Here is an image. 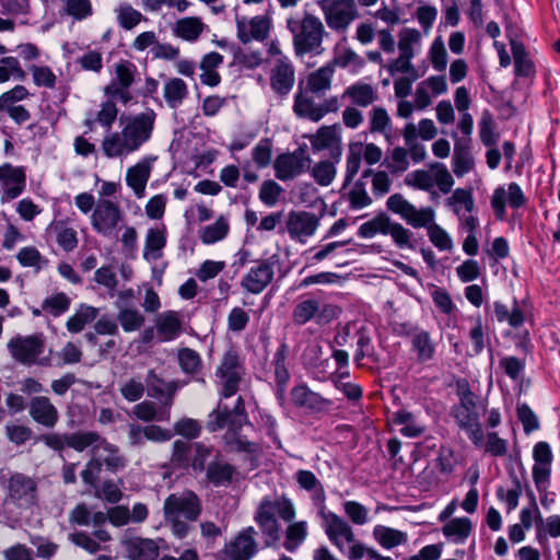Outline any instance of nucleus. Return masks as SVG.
<instances>
[{"mask_svg": "<svg viewBox=\"0 0 560 560\" xmlns=\"http://www.w3.org/2000/svg\"><path fill=\"white\" fill-rule=\"evenodd\" d=\"M386 206L389 211L399 215L408 225L415 229H427L430 242L440 252H451L453 240L445 229L435 223V211L431 207L416 208L400 194L392 195Z\"/></svg>", "mask_w": 560, "mask_h": 560, "instance_id": "7ed1b4c3", "label": "nucleus"}, {"mask_svg": "<svg viewBox=\"0 0 560 560\" xmlns=\"http://www.w3.org/2000/svg\"><path fill=\"white\" fill-rule=\"evenodd\" d=\"M33 82L38 88L55 89L57 75L52 69L45 65H32L28 67Z\"/></svg>", "mask_w": 560, "mask_h": 560, "instance_id": "052dcab7", "label": "nucleus"}, {"mask_svg": "<svg viewBox=\"0 0 560 560\" xmlns=\"http://www.w3.org/2000/svg\"><path fill=\"white\" fill-rule=\"evenodd\" d=\"M28 412L32 419L45 428H54L58 420L59 413L57 408L48 397L36 396L31 399Z\"/></svg>", "mask_w": 560, "mask_h": 560, "instance_id": "393cba45", "label": "nucleus"}, {"mask_svg": "<svg viewBox=\"0 0 560 560\" xmlns=\"http://www.w3.org/2000/svg\"><path fill=\"white\" fill-rule=\"evenodd\" d=\"M446 206L456 217L465 213H472L475 210V199L470 189L456 188L446 199Z\"/></svg>", "mask_w": 560, "mask_h": 560, "instance_id": "a19ab883", "label": "nucleus"}, {"mask_svg": "<svg viewBox=\"0 0 560 560\" xmlns=\"http://www.w3.org/2000/svg\"><path fill=\"white\" fill-rule=\"evenodd\" d=\"M323 520V528L329 541L349 560H352L351 552L358 547L365 550H375L355 539L351 525L341 516L326 508L318 512Z\"/></svg>", "mask_w": 560, "mask_h": 560, "instance_id": "0eeeda50", "label": "nucleus"}, {"mask_svg": "<svg viewBox=\"0 0 560 560\" xmlns=\"http://www.w3.org/2000/svg\"><path fill=\"white\" fill-rule=\"evenodd\" d=\"M390 220L386 215H377L370 221L362 223L358 235L363 238H372L377 234H387Z\"/></svg>", "mask_w": 560, "mask_h": 560, "instance_id": "680f3d73", "label": "nucleus"}, {"mask_svg": "<svg viewBox=\"0 0 560 560\" xmlns=\"http://www.w3.org/2000/svg\"><path fill=\"white\" fill-rule=\"evenodd\" d=\"M12 357L24 364H49V358L43 357L45 343L42 336L14 337L8 343Z\"/></svg>", "mask_w": 560, "mask_h": 560, "instance_id": "9b49d317", "label": "nucleus"}, {"mask_svg": "<svg viewBox=\"0 0 560 560\" xmlns=\"http://www.w3.org/2000/svg\"><path fill=\"white\" fill-rule=\"evenodd\" d=\"M293 112L300 118H305L311 121H319L324 117V109H320L310 95L298 92L294 96Z\"/></svg>", "mask_w": 560, "mask_h": 560, "instance_id": "e433bc0d", "label": "nucleus"}, {"mask_svg": "<svg viewBox=\"0 0 560 560\" xmlns=\"http://www.w3.org/2000/svg\"><path fill=\"white\" fill-rule=\"evenodd\" d=\"M25 71L22 69L20 61L15 57H4L0 60V83L9 80H23Z\"/></svg>", "mask_w": 560, "mask_h": 560, "instance_id": "338daca9", "label": "nucleus"}, {"mask_svg": "<svg viewBox=\"0 0 560 560\" xmlns=\"http://www.w3.org/2000/svg\"><path fill=\"white\" fill-rule=\"evenodd\" d=\"M205 27L206 25L199 18L189 16L176 21L173 27V32L175 36L184 40L195 42L199 38Z\"/></svg>", "mask_w": 560, "mask_h": 560, "instance_id": "37998d69", "label": "nucleus"}, {"mask_svg": "<svg viewBox=\"0 0 560 560\" xmlns=\"http://www.w3.org/2000/svg\"><path fill=\"white\" fill-rule=\"evenodd\" d=\"M371 132H378L385 137L392 133V119L383 107H373L369 113Z\"/></svg>", "mask_w": 560, "mask_h": 560, "instance_id": "bf43d9fd", "label": "nucleus"}, {"mask_svg": "<svg viewBox=\"0 0 560 560\" xmlns=\"http://www.w3.org/2000/svg\"><path fill=\"white\" fill-rule=\"evenodd\" d=\"M275 257L256 262L242 277L241 287L252 294L261 293L272 281L275 275Z\"/></svg>", "mask_w": 560, "mask_h": 560, "instance_id": "aec40b11", "label": "nucleus"}, {"mask_svg": "<svg viewBox=\"0 0 560 560\" xmlns=\"http://www.w3.org/2000/svg\"><path fill=\"white\" fill-rule=\"evenodd\" d=\"M291 399L294 405L315 412L327 411L331 401L318 393L311 390L306 385H296L291 390Z\"/></svg>", "mask_w": 560, "mask_h": 560, "instance_id": "bb28decb", "label": "nucleus"}, {"mask_svg": "<svg viewBox=\"0 0 560 560\" xmlns=\"http://www.w3.org/2000/svg\"><path fill=\"white\" fill-rule=\"evenodd\" d=\"M373 539L385 550H392L408 542V534L385 525H375L372 530Z\"/></svg>", "mask_w": 560, "mask_h": 560, "instance_id": "c756f323", "label": "nucleus"}, {"mask_svg": "<svg viewBox=\"0 0 560 560\" xmlns=\"http://www.w3.org/2000/svg\"><path fill=\"white\" fill-rule=\"evenodd\" d=\"M334 73L335 67L331 63H326L311 72L306 80L308 91L317 96L326 94L331 88Z\"/></svg>", "mask_w": 560, "mask_h": 560, "instance_id": "473e14b6", "label": "nucleus"}, {"mask_svg": "<svg viewBox=\"0 0 560 560\" xmlns=\"http://www.w3.org/2000/svg\"><path fill=\"white\" fill-rule=\"evenodd\" d=\"M376 97L377 93L374 88L361 81L349 85L342 93V98H348L351 103L361 107H368Z\"/></svg>", "mask_w": 560, "mask_h": 560, "instance_id": "ea45409f", "label": "nucleus"}, {"mask_svg": "<svg viewBox=\"0 0 560 560\" xmlns=\"http://www.w3.org/2000/svg\"><path fill=\"white\" fill-rule=\"evenodd\" d=\"M118 115V108L113 100H107L101 104V108L96 113L95 117L89 114L84 119V126L93 131L96 124L102 127L110 129Z\"/></svg>", "mask_w": 560, "mask_h": 560, "instance_id": "58836bf2", "label": "nucleus"}, {"mask_svg": "<svg viewBox=\"0 0 560 560\" xmlns=\"http://www.w3.org/2000/svg\"><path fill=\"white\" fill-rule=\"evenodd\" d=\"M37 502V485L34 479L23 474H13L5 486L4 506L28 509Z\"/></svg>", "mask_w": 560, "mask_h": 560, "instance_id": "1a4fd4ad", "label": "nucleus"}, {"mask_svg": "<svg viewBox=\"0 0 560 560\" xmlns=\"http://www.w3.org/2000/svg\"><path fill=\"white\" fill-rule=\"evenodd\" d=\"M319 307L320 301L317 298H301L293 310V320L299 325H304L315 317Z\"/></svg>", "mask_w": 560, "mask_h": 560, "instance_id": "49530a36", "label": "nucleus"}, {"mask_svg": "<svg viewBox=\"0 0 560 560\" xmlns=\"http://www.w3.org/2000/svg\"><path fill=\"white\" fill-rule=\"evenodd\" d=\"M124 211L117 201L97 199L91 215V225L98 234L109 237L124 221Z\"/></svg>", "mask_w": 560, "mask_h": 560, "instance_id": "9d476101", "label": "nucleus"}, {"mask_svg": "<svg viewBox=\"0 0 560 560\" xmlns=\"http://www.w3.org/2000/svg\"><path fill=\"white\" fill-rule=\"evenodd\" d=\"M308 525L306 521H291L284 532L283 546L288 551L296 550L306 539Z\"/></svg>", "mask_w": 560, "mask_h": 560, "instance_id": "a18cd8bd", "label": "nucleus"}, {"mask_svg": "<svg viewBox=\"0 0 560 560\" xmlns=\"http://www.w3.org/2000/svg\"><path fill=\"white\" fill-rule=\"evenodd\" d=\"M428 59L435 71L442 72L446 69L448 55L442 36H436L431 43Z\"/></svg>", "mask_w": 560, "mask_h": 560, "instance_id": "6e6d98bb", "label": "nucleus"}, {"mask_svg": "<svg viewBox=\"0 0 560 560\" xmlns=\"http://www.w3.org/2000/svg\"><path fill=\"white\" fill-rule=\"evenodd\" d=\"M336 160L331 158L329 160H323L310 167L311 176L320 186H328L332 183L336 177Z\"/></svg>", "mask_w": 560, "mask_h": 560, "instance_id": "603ef678", "label": "nucleus"}, {"mask_svg": "<svg viewBox=\"0 0 560 560\" xmlns=\"http://www.w3.org/2000/svg\"><path fill=\"white\" fill-rule=\"evenodd\" d=\"M295 82V72L289 58L277 60L271 70L270 83L272 90L279 95H287Z\"/></svg>", "mask_w": 560, "mask_h": 560, "instance_id": "a878e982", "label": "nucleus"}, {"mask_svg": "<svg viewBox=\"0 0 560 560\" xmlns=\"http://www.w3.org/2000/svg\"><path fill=\"white\" fill-rule=\"evenodd\" d=\"M243 375L244 368L238 353L233 349L226 351L215 371L218 384L221 386V399L230 398L236 394ZM246 422L247 418L244 412V401L242 397H237L233 409H230L220 400L217 409L209 415L207 428L211 432L224 428L235 431Z\"/></svg>", "mask_w": 560, "mask_h": 560, "instance_id": "f257e3e1", "label": "nucleus"}, {"mask_svg": "<svg viewBox=\"0 0 560 560\" xmlns=\"http://www.w3.org/2000/svg\"><path fill=\"white\" fill-rule=\"evenodd\" d=\"M230 231L229 221L220 217L214 223L205 226L200 232V240L203 244L210 245L225 238Z\"/></svg>", "mask_w": 560, "mask_h": 560, "instance_id": "5fc2aeb1", "label": "nucleus"}, {"mask_svg": "<svg viewBox=\"0 0 560 560\" xmlns=\"http://www.w3.org/2000/svg\"><path fill=\"white\" fill-rule=\"evenodd\" d=\"M164 520L171 525L172 534L183 539L188 536L191 526L188 522L198 520L202 512L199 497L191 490L170 494L163 505Z\"/></svg>", "mask_w": 560, "mask_h": 560, "instance_id": "39448f33", "label": "nucleus"}, {"mask_svg": "<svg viewBox=\"0 0 560 560\" xmlns=\"http://www.w3.org/2000/svg\"><path fill=\"white\" fill-rule=\"evenodd\" d=\"M97 308L82 304L75 313L67 320V328L70 332H80L85 325L92 323L97 316Z\"/></svg>", "mask_w": 560, "mask_h": 560, "instance_id": "3c124183", "label": "nucleus"}, {"mask_svg": "<svg viewBox=\"0 0 560 560\" xmlns=\"http://www.w3.org/2000/svg\"><path fill=\"white\" fill-rule=\"evenodd\" d=\"M395 422L400 425L399 432L406 438H418L425 431L424 424L407 410L397 411Z\"/></svg>", "mask_w": 560, "mask_h": 560, "instance_id": "de8ad7c7", "label": "nucleus"}, {"mask_svg": "<svg viewBox=\"0 0 560 560\" xmlns=\"http://www.w3.org/2000/svg\"><path fill=\"white\" fill-rule=\"evenodd\" d=\"M443 536L453 544H465L472 532L468 517H453L442 526Z\"/></svg>", "mask_w": 560, "mask_h": 560, "instance_id": "2f4dec72", "label": "nucleus"}, {"mask_svg": "<svg viewBox=\"0 0 560 560\" xmlns=\"http://www.w3.org/2000/svg\"><path fill=\"white\" fill-rule=\"evenodd\" d=\"M70 304V298L66 293L59 292L46 298L42 308L52 316H60L69 310Z\"/></svg>", "mask_w": 560, "mask_h": 560, "instance_id": "774afa93", "label": "nucleus"}, {"mask_svg": "<svg viewBox=\"0 0 560 560\" xmlns=\"http://www.w3.org/2000/svg\"><path fill=\"white\" fill-rule=\"evenodd\" d=\"M154 327L159 343L171 342L183 334L184 316L178 311L162 312L154 318Z\"/></svg>", "mask_w": 560, "mask_h": 560, "instance_id": "5701e85b", "label": "nucleus"}, {"mask_svg": "<svg viewBox=\"0 0 560 560\" xmlns=\"http://www.w3.org/2000/svg\"><path fill=\"white\" fill-rule=\"evenodd\" d=\"M317 4L327 26L336 33L345 34L358 18L354 0H319Z\"/></svg>", "mask_w": 560, "mask_h": 560, "instance_id": "6e6552de", "label": "nucleus"}, {"mask_svg": "<svg viewBox=\"0 0 560 560\" xmlns=\"http://www.w3.org/2000/svg\"><path fill=\"white\" fill-rule=\"evenodd\" d=\"M156 114L147 109L120 118L119 131H107L101 141V151L107 159H126L139 151L152 137Z\"/></svg>", "mask_w": 560, "mask_h": 560, "instance_id": "f03ea898", "label": "nucleus"}, {"mask_svg": "<svg viewBox=\"0 0 560 560\" xmlns=\"http://www.w3.org/2000/svg\"><path fill=\"white\" fill-rule=\"evenodd\" d=\"M16 259L22 267L34 268L36 271L47 267L48 259L35 246L22 247Z\"/></svg>", "mask_w": 560, "mask_h": 560, "instance_id": "4d7b16f0", "label": "nucleus"}, {"mask_svg": "<svg viewBox=\"0 0 560 560\" xmlns=\"http://www.w3.org/2000/svg\"><path fill=\"white\" fill-rule=\"evenodd\" d=\"M188 95V88L179 78L168 79L163 89V96L171 108L179 107Z\"/></svg>", "mask_w": 560, "mask_h": 560, "instance_id": "c03bdc74", "label": "nucleus"}, {"mask_svg": "<svg viewBox=\"0 0 560 560\" xmlns=\"http://www.w3.org/2000/svg\"><path fill=\"white\" fill-rule=\"evenodd\" d=\"M296 516L294 502L284 494L266 495L258 503L254 521L260 529L266 544L276 542L280 538L281 525L278 518L291 523Z\"/></svg>", "mask_w": 560, "mask_h": 560, "instance_id": "20e7f679", "label": "nucleus"}, {"mask_svg": "<svg viewBox=\"0 0 560 560\" xmlns=\"http://www.w3.org/2000/svg\"><path fill=\"white\" fill-rule=\"evenodd\" d=\"M156 159L154 155H145L127 170L126 184L137 198L144 197L145 187Z\"/></svg>", "mask_w": 560, "mask_h": 560, "instance_id": "4be33fe9", "label": "nucleus"}, {"mask_svg": "<svg viewBox=\"0 0 560 560\" xmlns=\"http://www.w3.org/2000/svg\"><path fill=\"white\" fill-rule=\"evenodd\" d=\"M549 538H560V515L552 514L547 516L536 526V540L541 544Z\"/></svg>", "mask_w": 560, "mask_h": 560, "instance_id": "13d9d810", "label": "nucleus"}, {"mask_svg": "<svg viewBox=\"0 0 560 560\" xmlns=\"http://www.w3.org/2000/svg\"><path fill=\"white\" fill-rule=\"evenodd\" d=\"M26 188V172L23 166L10 163L0 165V203L5 205L19 198Z\"/></svg>", "mask_w": 560, "mask_h": 560, "instance_id": "ddd939ff", "label": "nucleus"}, {"mask_svg": "<svg viewBox=\"0 0 560 560\" xmlns=\"http://www.w3.org/2000/svg\"><path fill=\"white\" fill-rule=\"evenodd\" d=\"M236 36L243 44L264 42L268 38L272 20L267 15L236 16Z\"/></svg>", "mask_w": 560, "mask_h": 560, "instance_id": "a211bd4d", "label": "nucleus"}, {"mask_svg": "<svg viewBox=\"0 0 560 560\" xmlns=\"http://www.w3.org/2000/svg\"><path fill=\"white\" fill-rule=\"evenodd\" d=\"M91 454L93 464H96V469H102L104 466L107 470L116 472L127 466V459L120 453L118 446L107 442L102 436L92 448Z\"/></svg>", "mask_w": 560, "mask_h": 560, "instance_id": "412c9836", "label": "nucleus"}, {"mask_svg": "<svg viewBox=\"0 0 560 560\" xmlns=\"http://www.w3.org/2000/svg\"><path fill=\"white\" fill-rule=\"evenodd\" d=\"M334 67L359 69L364 65L363 59L352 49L339 45L336 48Z\"/></svg>", "mask_w": 560, "mask_h": 560, "instance_id": "e2e57ef3", "label": "nucleus"}, {"mask_svg": "<svg viewBox=\"0 0 560 560\" xmlns=\"http://www.w3.org/2000/svg\"><path fill=\"white\" fill-rule=\"evenodd\" d=\"M305 137L308 139L314 153L327 151L332 160L340 161L342 138L339 125L322 126L315 133Z\"/></svg>", "mask_w": 560, "mask_h": 560, "instance_id": "dca6fc26", "label": "nucleus"}, {"mask_svg": "<svg viewBox=\"0 0 560 560\" xmlns=\"http://www.w3.org/2000/svg\"><path fill=\"white\" fill-rule=\"evenodd\" d=\"M287 26L293 36L296 55L317 51L323 43L325 27L319 18L305 14L302 19H288Z\"/></svg>", "mask_w": 560, "mask_h": 560, "instance_id": "423d86ee", "label": "nucleus"}, {"mask_svg": "<svg viewBox=\"0 0 560 560\" xmlns=\"http://www.w3.org/2000/svg\"><path fill=\"white\" fill-rule=\"evenodd\" d=\"M410 338L411 350L419 362H428L434 358L435 343L429 331L417 328L410 332Z\"/></svg>", "mask_w": 560, "mask_h": 560, "instance_id": "72a5a7b5", "label": "nucleus"}, {"mask_svg": "<svg viewBox=\"0 0 560 560\" xmlns=\"http://www.w3.org/2000/svg\"><path fill=\"white\" fill-rule=\"evenodd\" d=\"M311 163L312 160L306 151V147H299L293 152L277 156L273 163L276 177L280 180L293 179L308 171Z\"/></svg>", "mask_w": 560, "mask_h": 560, "instance_id": "f8f14e48", "label": "nucleus"}, {"mask_svg": "<svg viewBox=\"0 0 560 560\" xmlns=\"http://www.w3.org/2000/svg\"><path fill=\"white\" fill-rule=\"evenodd\" d=\"M117 320L125 332H135L141 329L145 318L137 307L126 306L119 310Z\"/></svg>", "mask_w": 560, "mask_h": 560, "instance_id": "8fccbe9b", "label": "nucleus"}, {"mask_svg": "<svg viewBox=\"0 0 560 560\" xmlns=\"http://www.w3.org/2000/svg\"><path fill=\"white\" fill-rule=\"evenodd\" d=\"M475 165L474 158L467 143L456 141L452 159V170L457 177L468 174Z\"/></svg>", "mask_w": 560, "mask_h": 560, "instance_id": "79ce46f5", "label": "nucleus"}, {"mask_svg": "<svg viewBox=\"0 0 560 560\" xmlns=\"http://www.w3.org/2000/svg\"><path fill=\"white\" fill-rule=\"evenodd\" d=\"M170 408L165 404V408L156 409L155 405L151 401H142L133 407V415L143 421H168Z\"/></svg>", "mask_w": 560, "mask_h": 560, "instance_id": "864d4df0", "label": "nucleus"}, {"mask_svg": "<svg viewBox=\"0 0 560 560\" xmlns=\"http://www.w3.org/2000/svg\"><path fill=\"white\" fill-rule=\"evenodd\" d=\"M46 233L54 235L57 244L65 250L71 252L78 245L77 232L63 221H54L46 228Z\"/></svg>", "mask_w": 560, "mask_h": 560, "instance_id": "4c0bfd02", "label": "nucleus"}, {"mask_svg": "<svg viewBox=\"0 0 560 560\" xmlns=\"http://www.w3.org/2000/svg\"><path fill=\"white\" fill-rule=\"evenodd\" d=\"M422 47V34L417 28L405 27L398 34L399 55L413 59Z\"/></svg>", "mask_w": 560, "mask_h": 560, "instance_id": "c9c22d12", "label": "nucleus"}, {"mask_svg": "<svg viewBox=\"0 0 560 560\" xmlns=\"http://www.w3.org/2000/svg\"><path fill=\"white\" fill-rule=\"evenodd\" d=\"M534 465L532 468V477L535 487L539 493L547 492L550 486L551 467L553 454L547 442H537L533 447Z\"/></svg>", "mask_w": 560, "mask_h": 560, "instance_id": "4468645a", "label": "nucleus"}, {"mask_svg": "<svg viewBox=\"0 0 560 560\" xmlns=\"http://www.w3.org/2000/svg\"><path fill=\"white\" fill-rule=\"evenodd\" d=\"M319 226L318 217L308 211H290L285 219V231L294 242L305 244Z\"/></svg>", "mask_w": 560, "mask_h": 560, "instance_id": "2eb2a0df", "label": "nucleus"}, {"mask_svg": "<svg viewBox=\"0 0 560 560\" xmlns=\"http://www.w3.org/2000/svg\"><path fill=\"white\" fill-rule=\"evenodd\" d=\"M148 395L154 398H167L166 405L171 407L174 394L183 386L178 382H165L154 371H150L145 378Z\"/></svg>", "mask_w": 560, "mask_h": 560, "instance_id": "7c9ffc66", "label": "nucleus"}, {"mask_svg": "<svg viewBox=\"0 0 560 560\" xmlns=\"http://www.w3.org/2000/svg\"><path fill=\"white\" fill-rule=\"evenodd\" d=\"M521 494L522 486L516 478L510 487H499L497 489V497L505 504L508 512H512L517 508Z\"/></svg>", "mask_w": 560, "mask_h": 560, "instance_id": "0e129e2a", "label": "nucleus"}, {"mask_svg": "<svg viewBox=\"0 0 560 560\" xmlns=\"http://www.w3.org/2000/svg\"><path fill=\"white\" fill-rule=\"evenodd\" d=\"M257 532L253 526L242 529L222 549L224 560H250L257 552Z\"/></svg>", "mask_w": 560, "mask_h": 560, "instance_id": "6ab92c4d", "label": "nucleus"}, {"mask_svg": "<svg viewBox=\"0 0 560 560\" xmlns=\"http://www.w3.org/2000/svg\"><path fill=\"white\" fill-rule=\"evenodd\" d=\"M122 544L130 560H156L159 556V545L153 539L129 537Z\"/></svg>", "mask_w": 560, "mask_h": 560, "instance_id": "c85d7f7f", "label": "nucleus"}, {"mask_svg": "<svg viewBox=\"0 0 560 560\" xmlns=\"http://www.w3.org/2000/svg\"><path fill=\"white\" fill-rule=\"evenodd\" d=\"M299 487L310 493L313 504L318 512L326 508V492L320 480L311 470L300 469L294 475Z\"/></svg>", "mask_w": 560, "mask_h": 560, "instance_id": "cd10ccee", "label": "nucleus"}, {"mask_svg": "<svg viewBox=\"0 0 560 560\" xmlns=\"http://www.w3.org/2000/svg\"><path fill=\"white\" fill-rule=\"evenodd\" d=\"M511 49L514 58V70L518 77H530L535 73L533 61L528 58L525 47L522 43L512 39Z\"/></svg>", "mask_w": 560, "mask_h": 560, "instance_id": "09e8293b", "label": "nucleus"}, {"mask_svg": "<svg viewBox=\"0 0 560 560\" xmlns=\"http://www.w3.org/2000/svg\"><path fill=\"white\" fill-rule=\"evenodd\" d=\"M223 56L217 51L205 55L200 61V81L208 86H217L221 82L218 68L223 63Z\"/></svg>", "mask_w": 560, "mask_h": 560, "instance_id": "f704fd0d", "label": "nucleus"}, {"mask_svg": "<svg viewBox=\"0 0 560 560\" xmlns=\"http://www.w3.org/2000/svg\"><path fill=\"white\" fill-rule=\"evenodd\" d=\"M167 243V231L164 224L150 228L145 234L143 258L153 264L163 257V250Z\"/></svg>", "mask_w": 560, "mask_h": 560, "instance_id": "b1692460", "label": "nucleus"}, {"mask_svg": "<svg viewBox=\"0 0 560 560\" xmlns=\"http://www.w3.org/2000/svg\"><path fill=\"white\" fill-rule=\"evenodd\" d=\"M116 16L118 24L125 28V30H132L136 27L141 20L143 19V15L138 10L133 9L128 3H121L116 9Z\"/></svg>", "mask_w": 560, "mask_h": 560, "instance_id": "69168bd1", "label": "nucleus"}, {"mask_svg": "<svg viewBox=\"0 0 560 560\" xmlns=\"http://www.w3.org/2000/svg\"><path fill=\"white\" fill-rule=\"evenodd\" d=\"M490 203L497 219L503 220L506 207L520 209L526 203V197L521 186L513 182L498 186L492 192Z\"/></svg>", "mask_w": 560, "mask_h": 560, "instance_id": "f3484780", "label": "nucleus"}]
</instances>
